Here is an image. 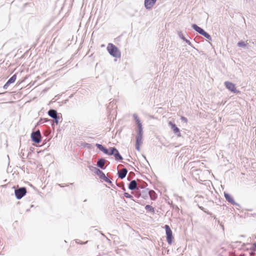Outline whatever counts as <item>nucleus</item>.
I'll return each instance as SVG.
<instances>
[{
    "label": "nucleus",
    "mask_w": 256,
    "mask_h": 256,
    "mask_svg": "<svg viewBox=\"0 0 256 256\" xmlns=\"http://www.w3.org/2000/svg\"><path fill=\"white\" fill-rule=\"evenodd\" d=\"M48 115L53 118L56 119L57 118V112L54 110H50L48 112Z\"/></svg>",
    "instance_id": "nucleus-14"
},
{
    "label": "nucleus",
    "mask_w": 256,
    "mask_h": 256,
    "mask_svg": "<svg viewBox=\"0 0 256 256\" xmlns=\"http://www.w3.org/2000/svg\"><path fill=\"white\" fill-rule=\"evenodd\" d=\"M145 208L146 209V210L149 211V212H150L152 213H154V208L150 206V205H146V206H145Z\"/></svg>",
    "instance_id": "nucleus-20"
},
{
    "label": "nucleus",
    "mask_w": 256,
    "mask_h": 256,
    "mask_svg": "<svg viewBox=\"0 0 256 256\" xmlns=\"http://www.w3.org/2000/svg\"><path fill=\"white\" fill-rule=\"evenodd\" d=\"M182 119L183 120H184L186 121V119L185 118L182 117Z\"/></svg>",
    "instance_id": "nucleus-25"
},
{
    "label": "nucleus",
    "mask_w": 256,
    "mask_h": 256,
    "mask_svg": "<svg viewBox=\"0 0 256 256\" xmlns=\"http://www.w3.org/2000/svg\"><path fill=\"white\" fill-rule=\"evenodd\" d=\"M96 174L100 176V178H102L105 177V174L100 170L97 169L96 170Z\"/></svg>",
    "instance_id": "nucleus-21"
},
{
    "label": "nucleus",
    "mask_w": 256,
    "mask_h": 256,
    "mask_svg": "<svg viewBox=\"0 0 256 256\" xmlns=\"http://www.w3.org/2000/svg\"><path fill=\"white\" fill-rule=\"evenodd\" d=\"M149 195L152 200H155L157 198V194L154 190H150Z\"/></svg>",
    "instance_id": "nucleus-16"
},
{
    "label": "nucleus",
    "mask_w": 256,
    "mask_h": 256,
    "mask_svg": "<svg viewBox=\"0 0 256 256\" xmlns=\"http://www.w3.org/2000/svg\"><path fill=\"white\" fill-rule=\"evenodd\" d=\"M142 134H138V136L136 137V148L138 151L140 150V146L142 142Z\"/></svg>",
    "instance_id": "nucleus-8"
},
{
    "label": "nucleus",
    "mask_w": 256,
    "mask_h": 256,
    "mask_svg": "<svg viewBox=\"0 0 256 256\" xmlns=\"http://www.w3.org/2000/svg\"><path fill=\"white\" fill-rule=\"evenodd\" d=\"M16 79V75L14 74V76H12L9 80L7 82L9 84H10L12 83H14Z\"/></svg>",
    "instance_id": "nucleus-19"
},
{
    "label": "nucleus",
    "mask_w": 256,
    "mask_h": 256,
    "mask_svg": "<svg viewBox=\"0 0 256 256\" xmlns=\"http://www.w3.org/2000/svg\"><path fill=\"white\" fill-rule=\"evenodd\" d=\"M254 246L256 248V242L254 244Z\"/></svg>",
    "instance_id": "nucleus-26"
},
{
    "label": "nucleus",
    "mask_w": 256,
    "mask_h": 256,
    "mask_svg": "<svg viewBox=\"0 0 256 256\" xmlns=\"http://www.w3.org/2000/svg\"><path fill=\"white\" fill-rule=\"evenodd\" d=\"M96 146L101 151L104 152L105 154H108V155H115L116 154V152H114V149H116L114 148H111L110 149H106V148H104V146H102V144H96Z\"/></svg>",
    "instance_id": "nucleus-2"
},
{
    "label": "nucleus",
    "mask_w": 256,
    "mask_h": 256,
    "mask_svg": "<svg viewBox=\"0 0 256 256\" xmlns=\"http://www.w3.org/2000/svg\"><path fill=\"white\" fill-rule=\"evenodd\" d=\"M164 228L166 232L167 242L170 244L174 238L172 231L168 225H165Z\"/></svg>",
    "instance_id": "nucleus-3"
},
{
    "label": "nucleus",
    "mask_w": 256,
    "mask_h": 256,
    "mask_svg": "<svg viewBox=\"0 0 256 256\" xmlns=\"http://www.w3.org/2000/svg\"><path fill=\"white\" fill-rule=\"evenodd\" d=\"M192 28L196 32H198V33H200L202 35L204 36H205L207 38H208V39H210V36L207 32H206L203 29H202L200 27L198 26L196 24H194L192 26Z\"/></svg>",
    "instance_id": "nucleus-7"
},
{
    "label": "nucleus",
    "mask_w": 256,
    "mask_h": 256,
    "mask_svg": "<svg viewBox=\"0 0 256 256\" xmlns=\"http://www.w3.org/2000/svg\"><path fill=\"white\" fill-rule=\"evenodd\" d=\"M114 152H116V154H115L114 156L115 157V158L116 160H122V156L120 154L118 150L116 149H114Z\"/></svg>",
    "instance_id": "nucleus-17"
},
{
    "label": "nucleus",
    "mask_w": 256,
    "mask_h": 256,
    "mask_svg": "<svg viewBox=\"0 0 256 256\" xmlns=\"http://www.w3.org/2000/svg\"><path fill=\"white\" fill-rule=\"evenodd\" d=\"M105 164V160L104 159L100 160L97 163V165L98 167L102 168Z\"/></svg>",
    "instance_id": "nucleus-18"
},
{
    "label": "nucleus",
    "mask_w": 256,
    "mask_h": 256,
    "mask_svg": "<svg viewBox=\"0 0 256 256\" xmlns=\"http://www.w3.org/2000/svg\"><path fill=\"white\" fill-rule=\"evenodd\" d=\"M128 171L126 168H122L118 172V177L120 178H124L126 177Z\"/></svg>",
    "instance_id": "nucleus-11"
},
{
    "label": "nucleus",
    "mask_w": 256,
    "mask_h": 256,
    "mask_svg": "<svg viewBox=\"0 0 256 256\" xmlns=\"http://www.w3.org/2000/svg\"><path fill=\"white\" fill-rule=\"evenodd\" d=\"M26 190L25 188H22L15 190V194L17 198L20 199L26 194Z\"/></svg>",
    "instance_id": "nucleus-6"
},
{
    "label": "nucleus",
    "mask_w": 256,
    "mask_h": 256,
    "mask_svg": "<svg viewBox=\"0 0 256 256\" xmlns=\"http://www.w3.org/2000/svg\"><path fill=\"white\" fill-rule=\"evenodd\" d=\"M247 44V43H246L244 42L240 41L238 43V46L239 47H244L246 46Z\"/></svg>",
    "instance_id": "nucleus-22"
},
{
    "label": "nucleus",
    "mask_w": 256,
    "mask_h": 256,
    "mask_svg": "<svg viewBox=\"0 0 256 256\" xmlns=\"http://www.w3.org/2000/svg\"><path fill=\"white\" fill-rule=\"evenodd\" d=\"M109 54L112 56L116 58H120L121 53L118 48L114 44L110 43L108 44L106 48Z\"/></svg>",
    "instance_id": "nucleus-1"
},
{
    "label": "nucleus",
    "mask_w": 256,
    "mask_h": 256,
    "mask_svg": "<svg viewBox=\"0 0 256 256\" xmlns=\"http://www.w3.org/2000/svg\"><path fill=\"white\" fill-rule=\"evenodd\" d=\"M224 196L226 199L231 204H234V201L232 197L226 192H224Z\"/></svg>",
    "instance_id": "nucleus-12"
},
{
    "label": "nucleus",
    "mask_w": 256,
    "mask_h": 256,
    "mask_svg": "<svg viewBox=\"0 0 256 256\" xmlns=\"http://www.w3.org/2000/svg\"><path fill=\"white\" fill-rule=\"evenodd\" d=\"M31 138L33 142L36 143H40L41 141V134L40 132L38 130L36 132H33L31 134Z\"/></svg>",
    "instance_id": "nucleus-5"
},
{
    "label": "nucleus",
    "mask_w": 256,
    "mask_h": 256,
    "mask_svg": "<svg viewBox=\"0 0 256 256\" xmlns=\"http://www.w3.org/2000/svg\"><path fill=\"white\" fill-rule=\"evenodd\" d=\"M134 120H136V122L138 125V134H142V123L140 122V121L139 118H138V116L136 115H134Z\"/></svg>",
    "instance_id": "nucleus-10"
},
{
    "label": "nucleus",
    "mask_w": 256,
    "mask_h": 256,
    "mask_svg": "<svg viewBox=\"0 0 256 256\" xmlns=\"http://www.w3.org/2000/svg\"><path fill=\"white\" fill-rule=\"evenodd\" d=\"M224 85L226 88H228L229 90L231 91L234 93H238L240 92L236 90V86L235 84L230 82H224Z\"/></svg>",
    "instance_id": "nucleus-4"
},
{
    "label": "nucleus",
    "mask_w": 256,
    "mask_h": 256,
    "mask_svg": "<svg viewBox=\"0 0 256 256\" xmlns=\"http://www.w3.org/2000/svg\"><path fill=\"white\" fill-rule=\"evenodd\" d=\"M137 183L136 180H132L129 184L128 188L131 190H134L136 188Z\"/></svg>",
    "instance_id": "nucleus-15"
},
{
    "label": "nucleus",
    "mask_w": 256,
    "mask_h": 256,
    "mask_svg": "<svg viewBox=\"0 0 256 256\" xmlns=\"http://www.w3.org/2000/svg\"><path fill=\"white\" fill-rule=\"evenodd\" d=\"M10 84L6 82V84L4 86V89H6Z\"/></svg>",
    "instance_id": "nucleus-24"
},
{
    "label": "nucleus",
    "mask_w": 256,
    "mask_h": 256,
    "mask_svg": "<svg viewBox=\"0 0 256 256\" xmlns=\"http://www.w3.org/2000/svg\"><path fill=\"white\" fill-rule=\"evenodd\" d=\"M124 196L126 198H132V196L130 194L128 193V192H125L124 194Z\"/></svg>",
    "instance_id": "nucleus-23"
},
{
    "label": "nucleus",
    "mask_w": 256,
    "mask_h": 256,
    "mask_svg": "<svg viewBox=\"0 0 256 256\" xmlns=\"http://www.w3.org/2000/svg\"><path fill=\"white\" fill-rule=\"evenodd\" d=\"M156 0H144V6L147 9H150L155 4Z\"/></svg>",
    "instance_id": "nucleus-9"
},
{
    "label": "nucleus",
    "mask_w": 256,
    "mask_h": 256,
    "mask_svg": "<svg viewBox=\"0 0 256 256\" xmlns=\"http://www.w3.org/2000/svg\"><path fill=\"white\" fill-rule=\"evenodd\" d=\"M170 126L172 129L173 130L174 133H178L180 132L179 128L176 126L172 123L171 122H168Z\"/></svg>",
    "instance_id": "nucleus-13"
}]
</instances>
